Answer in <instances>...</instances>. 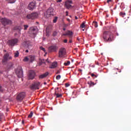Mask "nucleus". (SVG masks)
Listing matches in <instances>:
<instances>
[{
    "label": "nucleus",
    "instance_id": "f257e3e1",
    "mask_svg": "<svg viewBox=\"0 0 131 131\" xmlns=\"http://www.w3.org/2000/svg\"><path fill=\"white\" fill-rule=\"evenodd\" d=\"M103 38L105 41L111 42L114 40V35L110 31H104Z\"/></svg>",
    "mask_w": 131,
    "mask_h": 131
},
{
    "label": "nucleus",
    "instance_id": "f03ea898",
    "mask_svg": "<svg viewBox=\"0 0 131 131\" xmlns=\"http://www.w3.org/2000/svg\"><path fill=\"white\" fill-rule=\"evenodd\" d=\"M0 23L4 27H6L8 25H11L12 24V21L9 19L0 16Z\"/></svg>",
    "mask_w": 131,
    "mask_h": 131
},
{
    "label": "nucleus",
    "instance_id": "7ed1b4c3",
    "mask_svg": "<svg viewBox=\"0 0 131 131\" xmlns=\"http://www.w3.org/2000/svg\"><path fill=\"white\" fill-rule=\"evenodd\" d=\"M30 36L32 37H35L37 35V29L35 27H30L29 30Z\"/></svg>",
    "mask_w": 131,
    "mask_h": 131
},
{
    "label": "nucleus",
    "instance_id": "20e7f679",
    "mask_svg": "<svg viewBox=\"0 0 131 131\" xmlns=\"http://www.w3.org/2000/svg\"><path fill=\"white\" fill-rule=\"evenodd\" d=\"M38 13L37 12H32L31 14H29L27 15V18L29 19H35L38 18Z\"/></svg>",
    "mask_w": 131,
    "mask_h": 131
},
{
    "label": "nucleus",
    "instance_id": "39448f33",
    "mask_svg": "<svg viewBox=\"0 0 131 131\" xmlns=\"http://www.w3.org/2000/svg\"><path fill=\"white\" fill-rule=\"evenodd\" d=\"M54 15L53 9L52 8H49L45 12L44 16L46 18H49L51 16Z\"/></svg>",
    "mask_w": 131,
    "mask_h": 131
},
{
    "label": "nucleus",
    "instance_id": "423d86ee",
    "mask_svg": "<svg viewBox=\"0 0 131 131\" xmlns=\"http://www.w3.org/2000/svg\"><path fill=\"white\" fill-rule=\"evenodd\" d=\"M18 42V39L17 38H14V39H11L8 42L9 46L11 47H14L17 45Z\"/></svg>",
    "mask_w": 131,
    "mask_h": 131
},
{
    "label": "nucleus",
    "instance_id": "0eeeda50",
    "mask_svg": "<svg viewBox=\"0 0 131 131\" xmlns=\"http://www.w3.org/2000/svg\"><path fill=\"white\" fill-rule=\"evenodd\" d=\"M16 76L18 78H21L23 77V71L21 67H18L15 71Z\"/></svg>",
    "mask_w": 131,
    "mask_h": 131
},
{
    "label": "nucleus",
    "instance_id": "6e6552de",
    "mask_svg": "<svg viewBox=\"0 0 131 131\" xmlns=\"http://www.w3.org/2000/svg\"><path fill=\"white\" fill-rule=\"evenodd\" d=\"M58 49H59V47L57 45H54L49 47V48H48V51H49V52L50 53L56 52H57Z\"/></svg>",
    "mask_w": 131,
    "mask_h": 131
},
{
    "label": "nucleus",
    "instance_id": "1a4fd4ad",
    "mask_svg": "<svg viewBox=\"0 0 131 131\" xmlns=\"http://www.w3.org/2000/svg\"><path fill=\"white\" fill-rule=\"evenodd\" d=\"M40 82L38 81L33 82L30 86L31 90H39Z\"/></svg>",
    "mask_w": 131,
    "mask_h": 131
},
{
    "label": "nucleus",
    "instance_id": "9d476101",
    "mask_svg": "<svg viewBox=\"0 0 131 131\" xmlns=\"http://www.w3.org/2000/svg\"><path fill=\"white\" fill-rule=\"evenodd\" d=\"M66 50L65 48H60L58 52V57L59 58L64 57L66 55Z\"/></svg>",
    "mask_w": 131,
    "mask_h": 131
},
{
    "label": "nucleus",
    "instance_id": "9b49d317",
    "mask_svg": "<svg viewBox=\"0 0 131 131\" xmlns=\"http://www.w3.org/2000/svg\"><path fill=\"white\" fill-rule=\"evenodd\" d=\"M35 76H36V73L34 71H33V70L29 71V75H28L29 80L34 79Z\"/></svg>",
    "mask_w": 131,
    "mask_h": 131
},
{
    "label": "nucleus",
    "instance_id": "f8f14e48",
    "mask_svg": "<svg viewBox=\"0 0 131 131\" xmlns=\"http://www.w3.org/2000/svg\"><path fill=\"white\" fill-rule=\"evenodd\" d=\"M25 96L26 93H25V92H20V93H19L17 95L16 99L17 101H21L25 98Z\"/></svg>",
    "mask_w": 131,
    "mask_h": 131
},
{
    "label": "nucleus",
    "instance_id": "ddd939ff",
    "mask_svg": "<svg viewBox=\"0 0 131 131\" xmlns=\"http://www.w3.org/2000/svg\"><path fill=\"white\" fill-rule=\"evenodd\" d=\"M12 57L9 56L8 53H6L4 56V59H3L2 61L3 63H5V62L7 61L8 60L12 59Z\"/></svg>",
    "mask_w": 131,
    "mask_h": 131
},
{
    "label": "nucleus",
    "instance_id": "4468645a",
    "mask_svg": "<svg viewBox=\"0 0 131 131\" xmlns=\"http://www.w3.org/2000/svg\"><path fill=\"white\" fill-rule=\"evenodd\" d=\"M36 7V4L34 2L30 3L28 5V9L31 11H33Z\"/></svg>",
    "mask_w": 131,
    "mask_h": 131
},
{
    "label": "nucleus",
    "instance_id": "2eb2a0df",
    "mask_svg": "<svg viewBox=\"0 0 131 131\" xmlns=\"http://www.w3.org/2000/svg\"><path fill=\"white\" fill-rule=\"evenodd\" d=\"M72 1H68L67 2H66V4H64V5H66V7H67V9H70V8H71L72 5L71 4H72Z\"/></svg>",
    "mask_w": 131,
    "mask_h": 131
},
{
    "label": "nucleus",
    "instance_id": "dca6fc26",
    "mask_svg": "<svg viewBox=\"0 0 131 131\" xmlns=\"http://www.w3.org/2000/svg\"><path fill=\"white\" fill-rule=\"evenodd\" d=\"M49 75V73L48 72H46L43 74L40 75V76H39V79H43L44 78L46 77L47 76H48Z\"/></svg>",
    "mask_w": 131,
    "mask_h": 131
},
{
    "label": "nucleus",
    "instance_id": "f3484780",
    "mask_svg": "<svg viewBox=\"0 0 131 131\" xmlns=\"http://www.w3.org/2000/svg\"><path fill=\"white\" fill-rule=\"evenodd\" d=\"M57 66V62H54L51 66L50 67V69H55Z\"/></svg>",
    "mask_w": 131,
    "mask_h": 131
},
{
    "label": "nucleus",
    "instance_id": "a211bd4d",
    "mask_svg": "<svg viewBox=\"0 0 131 131\" xmlns=\"http://www.w3.org/2000/svg\"><path fill=\"white\" fill-rule=\"evenodd\" d=\"M21 29H22V28L20 26H16L14 27V30H18L19 32H20Z\"/></svg>",
    "mask_w": 131,
    "mask_h": 131
},
{
    "label": "nucleus",
    "instance_id": "6ab92c4d",
    "mask_svg": "<svg viewBox=\"0 0 131 131\" xmlns=\"http://www.w3.org/2000/svg\"><path fill=\"white\" fill-rule=\"evenodd\" d=\"M29 60L31 62H33L35 60V56L33 55L29 56Z\"/></svg>",
    "mask_w": 131,
    "mask_h": 131
},
{
    "label": "nucleus",
    "instance_id": "aec40b11",
    "mask_svg": "<svg viewBox=\"0 0 131 131\" xmlns=\"http://www.w3.org/2000/svg\"><path fill=\"white\" fill-rule=\"evenodd\" d=\"M66 35L70 36V37H71L73 35V32L71 31H68L66 33Z\"/></svg>",
    "mask_w": 131,
    "mask_h": 131
},
{
    "label": "nucleus",
    "instance_id": "412c9836",
    "mask_svg": "<svg viewBox=\"0 0 131 131\" xmlns=\"http://www.w3.org/2000/svg\"><path fill=\"white\" fill-rule=\"evenodd\" d=\"M55 95L57 96V98H60L62 97V95L61 94H58V93H57V91L56 90L55 93Z\"/></svg>",
    "mask_w": 131,
    "mask_h": 131
},
{
    "label": "nucleus",
    "instance_id": "4be33fe9",
    "mask_svg": "<svg viewBox=\"0 0 131 131\" xmlns=\"http://www.w3.org/2000/svg\"><path fill=\"white\" fill-rule=\"evenodd\" d=\"M85 27V21H83L82 24L80 25V28L83 29Z\"/></svg>",
    "mask_w": 131,
    "mask_h": 131
},
{
    "label": "nucleus",
    "instance_id": "5701e85b",
    "mask_svg": "<svg viewBox=\"0 0 131 131\" xmlns=\"http://www.w3.org/2000/svg\"><path fill=\"white\" fill-rule=\"evenodd\" d=\"M88 84H89L90 86L95 85V82L90 81L88 82Z\"/></svg>",
    "mask_w": 131,
    "mask_h": 131
},
{
    "label": "nucleus",
    "instance_id": "b1692460",
    "mask_svg": "<svg viewBox=\"0 0 131 131\" xmlns=\"http://www.w3.org/2000/svg\"><path fill=\"white\" fill-rule=\"evenodd\" d=\"M19 53L18 51H16L15 52V53H14V57H17L19 56Z\"/></svg>",
    "mask_w": 131,
    "mask_h": 131
},
{
    "label": "nucleus",
    "instance_id": "393cba45",
    "mask_svg": "<svg viewBox=\"0 0 131 131\" xmlns=\"http://www.w3.org/2000/svg\"><path fill=\"white\" fill-rule=\"evenodd\" d=\"M29 26L28 25H24V30H27L28 29V28H29Z\"/></svg>",
    "mask_w": 131,
    "mask_h": 131
},
{
    "label": "nucleus",
    "instance_id": "a878e982",
    "mask_svg": "<svg viewBox=\"0 0 131 131\" xmlns=\"http://www.w3.org/2000/svg\"><path fill=\"white\" fill-rule=\"evenodd\" d=\"M33 115V112H31L30 114L28 115V118H31V117H32Z\"/></svg>",
    "mask_w": 131,
    "mask_h": 131
},
{
    "label": "nucleus",
    "instance_id": "bb28decb",
    "mask_svg": "<svg viewBox=\"0 0 131 131\" xmlns=\"http://www.w3.org/2000/svg\"><path fill=\"white\" fill-rule=\"evenodd\" d=\"M70 64V61H67V62H64V66H69V65Z\"/></svg>",
    "mask_w": 131,
    "mask_h": 131
},
{
    "label": "nucleus",
    "instance_id": "cd10ccee",
    "mask_svg": "<svg viewBox=\"0 0 131 131\" xmlns=\"http://www.w3.org/2000/svg\"><path fill=\"white\" fill-rule=\"evenodd\" d=\"M126 15L125 13H123V12H120V16H122V17H124V16Z\"/></svg>",
    "mask_w": 131,
    "mask_h": 131
},
{
    "label": "nucleus",
    "instance_id": "c85d7f7f",
    "mask_svg": "<svg viewBox=\"0 0 131 131\" xmlns=\"http://www.w3.org/2000/svg\"><path fill=\"white\" fill-rule=\"evenodd\" d=\"M9 1V3H11V4H13L15 2V0H7Z\"/></svg>",
    "mask_w": 131,
    "mask_h": 131
},
{
    "label": "nucleus",
    "instance_id": "c756f323",
    "mask_svg": "<svg viewBox=\"0 0 131 131\" xmlns=\"http://www.w3.org/2000/svg\"><path fill=\"white\" fill-rule=\"evenodd\" d=\"M29 60V58L28 57H25L23 59L24 61H28Z\"/></svg>",
    "mask_w": 131,
    "mask_h": 131
},
{
    "label": "nucleus",
    "instance_id": "7c9ffc66",
    "mask_svg": "<svg viewBox=\"0 0 131 131\" xmlns=\"http://www.w3.org/2000/svg\"><path fill=\"white\" fill-rule=\"evenodd\" d=\"M57 80H59L61 78V76L60 75H58L56 77Z\"/></svg>",
    "mask_w": 131,
    "mask_h": 131
},
{
    "label": "nucleus",
    "instance_id": "2f4dec72",
    "mask_svg": "<svg viewBox=\"0 0 131 131\" xmlns=\"http://www.w3.org/2000/svg\"><path fill=\"white\" fill-rule=\"evenodd\" d=\"M4 91V89H3L2 86H0V92L3 93Z\"/></svg>",
    "mask_w": 131,
    "mask_h": 131
},
{
    "label": "nucleus",
    "instance_id": "473e14b6",
    "mask_svg": "<svg viewBox=\"0 0 131 131\" xmlns=\"http://www.w3.org/2000/svg\"><path fill=\"white\" fill-rule=\"evenodd\" d=\"M57 32L56 31H54L53 34V36H57Z\"/></svg>",
    "mask_w": 131,
    "mask_h": 131
},
{
    "label": "nucleus",
    "instance_id": "72a5a7b5",
    "mask_svg": "<svg viewBox=\"0 0 131 131\" xmlns=\"http://www.w3.org/2000/svg\"><path fill=\"white\" fill-rule=\"evenodd\" d=\"M64 85H66V88H68V87L70 86V84L69 83H66L64 84Z\"/></svg>",
    "mask_w": 131,
    "mask_h": 131
},
{
    "label": "nucleus",
    "instance_id": "f704fd0d",
    "mask_svg": "<svg viewBox=\"0 0 131 131\" xmlns=\"http://www.w3.org/2000/svg\"><path fill=\"white\" fill-rule=\"evenodd\" d=\"M57 17H56L54 19H53V23H56L57 22Z\"/></svg>",
    "mask_w": 131,
    "mask_h": 131
},
{
    "label": "nucleus",
    "instance_id": "c9c22d12",
    "mask_svg": "<svg viewBox=\"0 0 131 131\" xmlns=\"http://www.w3.org/2000/svg\"><path fill=\"white\" fill-rule=\"evenodd\" d=\"M93 25H94V26H95V28H97L98 25H97V22H95V23L93 24Z\"/></svg>",
    "mask_w": 131,
    "mask_h": 131
},
{
    "label": "nucleus",
    "instance_id": "e433bc0d",
    "mask_svg": "<svg viewBox=\"0 0 131 131\" xmlns=\"http://www.w3.org/2000/svg\"><path fill=\"white\" fill-rule=\"evenodd\" d=\"M91 76L92 77H95V78H97V75H95L94 74H91Z\"/></svg>",
    "mask_w": 131,
    "mask_h": 131
},
{
    "label": "nucleus",
    "instance_id": "4c0bfd02",
    "mask_svg": "<svg viewBox=\"0 0 131 131\" xmlns=\"http://www.w3.org/2000/svg\"><path fill=\"white\" fill-rule=\"evenodd\" d=\"M40 49L41 50H42V51H44L45 52L46 50H45V48H43V47H40Z\"/></svg>",
    "mask_w": 131,
    "mask_h": 131
},
{
    "label": "nucleus",
    "instance_id": "58836bf2",
    "mask_svg": "<svg viewBox=\"0 0 131 131\" xmlns=\"http://www.w3.org/2000/svg\"><path fill=\"white\" fill-rule=\"evenodd\" d=\"M60 74V71L59 70H58L57 72H56V74Z\"/></svg>",
    "mask_w": 131,
    "mask_h": 131
},
{
    "label": "nucleus",
    "instance_id": "ea45409f",
    "mask_svg": "<svg viewBox=\"0 0 131 131\" xmlns=\"http://www.w3.org/2000/svg\"><path fill=\"white\" fill-rule=\"evenodd\" d=\"M2 116H3V114L0 113V122L1 121Z\"/></svg>",
    "mask_w": 131,
    "mask_h": 131
},
{
    "label": "nucleus",
    "instance_id": "a19ab883",
    "mask_svg": "<svg viewBox=\"0 0 131 131\" xmlns=\"http://www.w3.org/2000/svg\"><path fill=\"white\" fill-rule=\"evenodd\" d=\"M67 42H68L67 39H64V42L66 43H67Z\"/></svg>",
    "mask_w": 131,
    "mask_h": 131
},
{
    "label": "nucleus",
    "instance_id": "79ce46f5",
    "mask_svg": "<svg viewBox=\"0 0 131 131\" xmlns=\"http://www.w3.org/2000/svg\"><path fill=\"white\" fill-rule=\"evenodd\" d=\"M112 2V0H107V3H110V2Z\"/></svg>",
    "mask_w": 131,
    "mask_h": 131
},
{
    "label": "nucleus",
    "instance_id": "37998d69",
    "mask_svg": "<svg viewBox=\"0 0 131 131\" xmlns=\"http://www.w3.org/2000/svg\"><path fill=\"white\" fill-rule=\"evenodd\" d=\"M62 1V0H57V3H60V2H61Z\"/></svg>",
    "mask_w": 131,
    "mask_h": 131
},
{
    "label": "nucleus",
    "instance_id": "c03bdc74",
    "mask_svg": "<svg viewBox=\"0 0 131 131\" xmlns=\"http://www.w3.org/2000/svg\"><path fill=\"white\" fill-rule=\"evenodd\" d=\"M69 42H70V43H72V39H70Z\"/></svg>",
    "mask_w": 131,
    "mask_h": 131
},
{
    "label": "nucleus",
    "instance_id": "a18cd8bd",
    "mask_svg": "<svg viewBox=\"0 0 131 131\" xmlns=\"http://www.w3.org/2000/svg\"><path fill=\"white\" fill-rule=\"evenodd\" d=\"M66 14H67V16H68V11H66Z\"/></svg>",
    "mask_w": 131,
    "mask_h": 131
},
{
    "label": "nucleus",
    "instance_id": "49530a36",
    "mask_svg": "<svg viewBox=\"0 0 131 131\" xmlns=\"http://www.w3.org/2000/svg\"><path fill=\"white\" fill-rule=\"evenodd\" d=\"M75 19H78V17L76 16H75Z\"/></svg>",
    "mask_w": 131,
    "mask_h": 131
},
{
    "label": "nucleus",
    "instance_id": "de8ad7c7",
    "mask_svg": "<svg viewBox=\"0 0 131 131\" xmlns=\"http://www.w3.org/2000/svg\"><path fill=\"white\" fill-rule=\"evenodd\" d=\"M67 20H68V21L70 22V19L69 18H68V19H67Z\"/></svg>",
    "mask_w": 131,
    "mask_h": 131
},
{
    "label": "nucleus",
    "instance_id": "09e8293b",
    "mask_svg": "<svg viewBox=\"0 0 131 131\" xmlns=\"http://www.w3.org/2000/svg\"><path fill=\"white\" fill-rule=\"evenodd\" d=\"M25 52H26V53H28V52H29L28 50H26V51H25Z\"/></svg>",
    "mask_w": 131,
    "mask_h": 131
},
{
    "label": "nucleus",
    "instance_id": "8fccbe9b",
    "mask_svg": "<svg viewBox=\"0 0 131 131\" xmlns=\"http://www.w3.org/2000/svg\"><path fill=\"white\" fill-rule=\"evenodd\" d=\"M77 40L78 41H80V39H79V38H77Z\"/></svg>",
    "mask_w": 131,
    "mask_h": 131
},
{
    "label": "nucleus",
    "instance_id": "3c124183",
    "mask_svg": "<svg viewBox=\"0 0 131 131\" xmlns=\"http://www.w3.org/2000/svg\"><path fill=\"white\" fill-rule=\"evenodd\" d=\"M63 35L64 36H67V35H66V33L63 34Z\"/></svg>",
    "mask_w": 131,
    "mask_h": 131
},
{
    "label": "nucleus",
    "instance_id": "603ef678",
    "mask_svg": "<svg viewBox=\"0 0 131 131\" xmlns=\"http://www.w3.org/2000/svg\"><path fill=\"white\" fill-rule=\"evenodd\" d=\"M66 29L64 28H63V31H66Z\"/></svg>",
    "mask_w": 131,
    "mask_h": 131
},
{
    "label": "nucleus",
    "instance_id": "864d4df0",
    "mask_svg": "<svg viewBox=\"0 0 131 131\" xmlns=\"http://www.w3.org/2000/svg\"><path fill=\"white\" fill-rule=\"evenodd\" d=\"M45 85L47 84V83L46 82H44Z\"/></svg>",
    "mask_w": 131,
    "mask_h": 131
},
{
    "label": "nucleus",
    "instance_id": "5fc2aeb1",
    "mask_svg": "<svg viewBox=\"0 0 131 131\" xmlns=\"http://www.w3.org/2000/svg\"><path fill=\"white\" fill-rule=\"evenodd\" d=\"M121 70H120L119 71V73H121Z\"/></svg>",
    "mask_w": 131,
    "mask_h": 131
},
{
    "label": "nucleus",
    "instance_id": "6e6d98bb",
    "mask_svg": "<svg viewBox=\"0 0 131 131\" xmlns=\"http://www.w3.org/2000/svg\"><path fill=\"white\" fill-rule=\"evenodd\" d=\"M22 123H23V124H24V121H22Z\"/></svg>",
    "mask_w": 131,
    "mask_h": 131
},
{
    "label": "nucleus",
    "instance_id": "4d7b16f0",
    "mask_svg": "<svg viewBox=\"0 0 131 131\" xmlns=\"http://www.w3.org/2000/svg\"><path fill=\"white\" fill-rule=\"evenodd\" d=\"M39 65H41V62H40V63H39Z\"/></svg>",
    "mask_w": 131,
    "mask_h": 131
},
{
    "label": "nucleus",
    "instance_id": "13d9d810",
    "mask_svg": "<svg viewBox=\"0 0 131 131\" xmlns=\"http://www.w3.org/2000/svg\"><path fill=\"white\" fill-rule=\"evenodd\" d=\"M116 1H117V2H119V0H116Z\"/></svg>",
    "mask_w": 131,
    "mask_h": 131
},
{
    "label": "nucleus",
    "instance_id": "bf43d9fd",
    "mask_svg": "<svg viewBox=\"0 0 131 131\" xmlns=\"http://www.w3.org/2000/svg\"><path fill=\"white\" fill-rule=\"evenodd\" d=\"M80 71H81V72H82V70H80Z\"/></svg>",
    "mask_w": 131,
    "mask_h": 131
},
{
    "label": "nucleus",
    "instance_id": "052dcab7",
    "mask_svg": "<svg viewBox=\"0 0 131 131\" xmlns=\"http://www.w3.org/2000/svg\"><path fill=\"white\" fill-rule=\"evenodd\" d=\"M84 29H82V31H84Z\"/></svg>",
    "mask_w": 131,
    "mask_h": 131
},
{
    "label": "nucleus",
    "instance_id": "680f3d73",
    "mask_svg": "<svg viewBox=\"0 0 131 131\" xmlns=\"http://www.w3.org/2000/svg\"><path fill=\"white\" fill-rule=\"evenodd\" d=\"M117 70H118V69H116Z\"/></svg>",
    "mask_w": 131,
    "mask_h": 131
},
{
    "label": "nucleus",
    "instance_id": "e2e57ef3",
    "mask_svg": "<svg viewBox=\"0 0 131 131\" xmlns=\"http://www.w3.org/2000/svg\"><path fill=\"white\" fill-rule=\"evenodd\" d=\"M108 15H107V17H108Z\"/></svg>",
    "mask_w": 131,
    "mask_h": 131
},
{
    "label": "nucleus",
    "instance_id": "0e129e2a",
    "mask_svg": "<svg viewBox=\"0 0 131 131\" xmlns=\"http://www.w3.org/2000/svg\"><path fill=\"white\" fill-rule=\"evenodd\" d=\"M116 74H117V72H116Z\"/></svg>",
    "mask_w": 131,
    "mask_h": 131
},
{
    "label": "nucleus",
    "instance_id": "69168bd1",
    "mask_svg": "<svg viewBox=\"0 0 131 131\" xmlns=\"http://www.w3.org/2000/svg\"><path fill=\"white\" fill-rule=\"evenodd\" d=\"M58 89V88H57V90Z\"/></svg>",
    "mask_w": 131,
    "mask_h": 131
},
{
    "label": "nucleus",
    "instance_id": "338daca9",
    "mask_svg": "<svg viewBox=\"0 0 131 131\" xmlns=\"http://www.w3.org/2000/svg\"><path fill=\"white\" fill-rule=\"evenodd\" d=\"M38 1H41V0H38Z\"/></svg>",
    "mask_w": 131,
    "mask_h": 131
}]
</instances>
